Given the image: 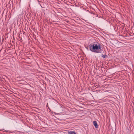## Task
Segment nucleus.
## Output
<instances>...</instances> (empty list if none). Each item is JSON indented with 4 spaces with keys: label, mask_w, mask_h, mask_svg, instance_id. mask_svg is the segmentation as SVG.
Segmentation results:
<instances>
[{
    "label": "nucleus",
    "mask_w": 134,
    "mask_h": 134,
    "mask_svg": "<svg viewBox=\"0 0 134 134\" xmlns=\"http://www.w3.org/2000/svg\"><path fill=\"white\" fill-rule=\"evenodd\" d=\"M69 134H76V133L75 132L72 131H70L68 132Z\"/></svg>",
    "instance_id": "7ed1b4c3"
},
{
    "label": "nucleus",
    "mask_w": 134,
    "mask_h": 134,
    "mask_svg": "<svg viewBox=\"0 0 134 134\" xmlns=\"http://www.w3.org/2000/svg\"><path fill=\"white\" fill-rule=\"evenodd\" d=\"M107 57V55H103L102 56V57L103 58H105L106 57Z\"/></svg>",
    "instance_id": "20e7f679"
},
{
    "label": "nucleus",
    "mask_w": 134,
    "mask_h": 134,
    "mask_svg": "<svg viewBox=\"0 0 134 134\" xmlns=\"http://www.w3.org/2000/svg\"><path fill=\"white\" fill-rule=\"evenodd\" d=\"M93 124L94 126H95V127L96 128H98V126L96 121H94L93 122Z\"/></svg>",
    "instance_id": "f03ea898"
},
{
    "label": "nucleus",
    "mask_w": 134,
    "mask_h": 134,
    "mask_svg": "<svg viewBox=\"0 0 134 134\" xmlns=\"http://www.w3.org/2000/svg\"><path fill=\"white\" fill-rule=\"evenodd\" d=\"M88 46L90 51L93 52L98 53L101 51V45L98 43L97 44H91Z\"/></svg>",
    "instance_id": "f257e3e1"
}]
</instances>
